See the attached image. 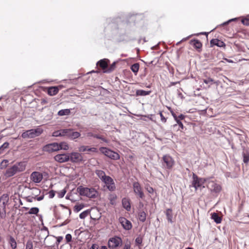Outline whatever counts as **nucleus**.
<instances>
[{"mask_svg":"<svg viewBox=\"0 0 249 249\" xmlns=\"http://www.w3.org/2000/svg\"><path fill=\"white\" fill-rule=\"evenodd\" d=\"M69 149V145L66 142H61L58 143V151L59 150H68Z\"/></svg>","mask_w":249,"mask_h":249,"instance_id":"c85d7f7f","label":"nucleus"},{"mask_svg":"<svg viewBox=\"0 0 249 249\" xmlns=\"http://www.w3.org/2000/svg\"><path fill=\"white\" fill-rule=\"evenodd\" d=\"M95 173L101 180L106 176L105 172L101 170H96Z\"/></svg>","mask_w":249,"mask_h":249,"instance_id":"473e14b6","label":"nucleus"},{"mask_svg":"<svg viewBox=\"0 0 249 249\" xmlns=\"http://www.w3.org/2000/svg\"><path fill=\"white\" fill-rule=\"evenodd\" d=\"M47 101L45 99H42L41 100V104L43 105L47 103Z\"/></svg>","mask_w":249,"mask_h":249,"instance_id":"774afa93","label":"nucleus"},{"mask_svg":"<svg viewBox=\"0 0 249 249\" xmlns=\"http://www.w3.org/2000/svg\"><path fill=\"white\" fill-rule=\"evenodd\" d=\"M70 113L71 110L70 109H64L59 110L57 113V115L60 116H62L64 115H68Z\"/></svg>","mask_w":249,"mask_h":249,"instance_id":"2f4dec72","label":"nucleus"},{"mask_svg":"<svg viewBox=\"0 0 249 249\" xmlns=\"http://www.w3.org/2000/svg\"><path fill=\"white\" fill-rule=\"evenodd\" d=\"M88 151L97 153L98 149L95 147H90V149H88Z\"/></svg>","mask_w":249,"mask_h":249,"instance_id":"bf43d9fd","label":"nucleus"},{"mask_svg":"<svg viewBox=\"0 0 249 249\" xmlns=\"http://www.w3.org/2000/svg\"><path fill=\"white\" fill-rule=\"evenodd\" d=\"M242 23L246 26H249V18H243L241 20Z\"/></svg>","mask_w":249,"mask_h":249,"instance_id":"09e8293b","label":"nucleus"},{"mask_svg":"<svg viewBox=\"0 0 249 249\" xmlns=\"http://www.w3.org/2000/svg\"><path fill=\"white\" fill-rule=\"evenodd\" d=\"M94 138L100 139L106 143H108L109 142V141L106 139L105 138H104L103 136L97 134H95Z\"/></svg>","mask_w":249,"mask_h":249,"instance_id":"ea45409f","label":"nucleus"},{"mask_svg":"<svg viewBox=\"0 0 249 249\" xmlns=\"http://www.w3.org/2000/svg\"><path fill=\"white\" fill-rule=\"evenodd\" d=\"M33 243L31 240H28L26 245V249H33Z\"/></svg>","mask_w":249,"mask_h":249,"instance_id":"a18cd8bd","label":"nucleus"},{"mask_svg":"<svg viewBox=\"0 0 249 249\" xmlns=\"http://www.w3.org/2000/svg\"><path fill=\"white\" fill-rule=\"evenodd\" d=\"M77 192L80 196H87L90 198H96L99 195L98 191L95 189L84 187L82 185L77 188Z\"/></svg>","mask_w":249,"mask_h":249,"instance_id":"f257e3e1","label":"nucleus"},{"mask_svg":"<svg viewBox=\"0 0 249 249\" xmlns=\"http://www.w3.org/2000/svg\"><path fill=\"white\" fill-rule=\"evenodd\" d=\"M16 174L18 173L23 172L26 168V163L25 162H18L12 166Z\"/></svg>","mask_w":249,"mask_h":249,"instance_id":"ddd939ff","label":"nucleus"},{"mask_svg":"<svg viewBox=\"0 0 249 249\" xmlns=\"http://www.w3.org/2000/svg\"><path fill=\"white\" fill-rule=\"evenodd\" d=\"M177 122V124H175L173 125V127H176L178 126V125L179 126V128L178 129V130H179L180 131H181L182 129H183L184 128V126H183V124H182V123L180 121V120H179L178 119H177L176 120H175Z\"/></svg>","mask_w":249,"mask_h":249,"instance_id":"c9c22d12","label":"nucleus"},{"mask_svg":"<svg viewBox=\"0 0 249 249\" xmlns=\"http://www.w3.org/2000/svg\"><path fill=\"white\" fill-rule=\"evenodd\" d=\"M9 243L10 244L12 249H16L17 248V242L15 238L12 236H9Z\"/></svg>","mask_w":249,"mask_h":249,"instance_id":"c756f323","label":"nucleus"},{"mask_svg":"<svg viewBox=\"0 0 249 249\" xmlns=\"http://www.w3.org/2000/svg\"><path fill=\"white\" fill-rule=\"evenodd\" d=\"M90 210H87L83 212L79 215L80 218L82 219H85L90 213Z\"/></svg>","mask_w":249,"mask_h":249,"instance_id":"e433bc0d","label":"nucleus"},{"mask_svg":"<svg viewBox=\"0 0 249 249\" xmlns=\"http://www.w3.org/2000/svg\"><path fill=\"white\" fill-rule=\"evenodd\" d=\"M109 60L107 59H103L99 60L97 63V66L100 67L103 71V72L107 70L108 67V62Z\"/></svg>","mask_w":249,"mask_h":249,"instance_id":"f3484780","label":"nucleus"},{"mask_svg":"<svg viewBox=\"0 0 249 249\" xmlns=\"http://www.w3.org/2000/svg\"><path fill=\"white\" fill-rule=\"evenodd\" d=\"M203 82L205 84H208L210 83L211 85H212L213 83H214V80L213 79H212V78L208 77L207 79H204Z\"/></svg>","mask_w":249,"mask_h":249,"instance_id":"37998d69","label":"nucleus"},{"mask_svg":"<svg viewBox=\"0 0 249 249\" xmlns=\"http://www.w3.org/2000/svg\"><path fill=\"white\" fill-rule=\"evenodd\" d=\"M119 221L124 229L129 230L132 228V224L130 221L124 217L119 218Z\"/></svg>","mask_w":249,"mask_h":249,"instance_id":"4468645a","label":"nucleus"},{"mask_svg":"<svg viewBox=\"0 0 249 249\" xmlns=\"http://www.w3.org/2000/svg\"><path fill=\"white\" fill-rule=\"evenodd\" d=\"M211 217L214 220V221L217 224H219L221 222V217L217 213H212Z\"/></svg>","mask_w":249,"mask_h":249,"instance_id":"cd10ccee","label":"nucleus"},{"mask_svg":"<svg viewBox=\"0 0 249 249\" xmlns=\"http://www.w3.org/2000/svg\"><path fill=\"white\" fill-rule=\"evenodd\" d=\"M100 151L106 156L113 160H117L120 159V155L116 152L105 147H101L99 148Z\"/></svg>","mask_w":249,"mask_h":249,"instance_id":"20e7f679","label":"nucleus"},{"mask_svg":"<svg viewBox=\"0 0 249 249\" xmlns=\"http://www.w3.org/2000/svg\"><path fill=\"white\" fill-rule=\"evenodd\" d=\"M221 187L219 184L213 183L211 188L212 192L215 193H218L221 191Z\"/></svg>","mask_w":249,"mask_h":249,"instance_id":"bb28decb","label":"nucleus"},{"mask_svg":"<svg viewBox=\"0 0 249 249\" xmlns=\"http://www.w3.org/2000/svg\"><path fill=\"white\" fill-rule=\"evenodd\" d=\"M31 179L35 183H39L43 178V176L39 172H33L31 175Z\"/></svg>","mask_w":249,"mask_h":249,"instance_id":"2eb2a0df","label":"nucleus"},{"mask_svg":"<svg viewBox=\"0 0 249 249\" xmlns=\"http://www.w3.org/2000/svg\"><path fill=\"white\" fill-rule=\"evenodd\" d=\"M123 207L127 211H129L131 209V205L130 200L128 198H124L122 199Z\"/></svg>","mask_w":249,"mask_h":249,"instance_id":"aec40b11","label":"nucleus"},{"mask_svg":"<svg viewBox=\"0 0 249 249\" xmlns=\"http://www.w3.org/2000/svg\"><path fill=\"white\" fill-rule=\"evenodd\" d=\"M102 181L106 185L109 191L113 192L115 190L116 186L114 181L110 177L106 176Z\"/></svg>","mask_w":249,"mask_h":249,"instance_id":"423d86ee","label":"nucleus"},{"mask_svg":"<svg viewBox=\"0 0 249 249\" xmlns=\"http://www.w3.org/2000/svg\"><path fill=\"white\" fill-rule=\"evenodd\" d=\"M43 151L49 153L58 151V143L53 142L45 145L43 147Z\"/></svg>","mask_w":249,"mask_h":249,"instance_id":"9d476101","label":"nucleus"},{"mask_svg":"<svg viewBox=\"0 0 249 249\" xmlns=\"http://www.w3.org/2000/svg\"><path fill=\"white\" fill-rule=\"evenodd\" d=\"M178 118L179 120H182L184 119L185 116L182 114H180L178 116Z\"/></svg>","mask_w":249,"mask_h":249,"instance_id":"0e129e2a","label":"nucleus"},{"mask_svg":"<svg viewBox=\"0 0 249 249\" xmlns=\"http://www.w3.org/2000/svg\"><path fill=\"white\" fill-rule=\"evenodd\" d=\"M53 137H61L60 130L54 131L53 134Z\"/></svg>","mask_w":249,"mask_h":249,"instance_id":"864d4df0","label":"nucleus"},{"mask_svg":"<svg viewBox=\"0 0 249 249\" xmlns=\"http://www.w3.org/2000/svg\"><path fill=\"white\" fill-rule=\"evenodd\" d=\"M16 175L14 170L12 166L8 168L4 173V176L7 178H10Z\"/></svg>","mask_w":249,"mask_h":249,"instance_id":"393cba45","label":"nucleus"},{"mask_svg":"<svg viewBox=\"0 0 249 249\" xmlns=\"http://www.w3.org/2000/svg\"><path fill=\"white\" fill-rule=\"evenodd\" d=\"M54 159L58 162H65L70 160L69 154H57L54 156Z\"/></svg>","mask_w":249,"mask_h":249,"instance_id":"f8f14e48","label":"nucleus"},{"mask_svg":"<svg viewBox=\"0 0 249 249\" xmlns=\"http://www.w3.org/2000/svg\"><path fill=\"white\" fill-rule=\"evenodd\" d=\"M84 207V204H81L79 205H76L74 207V211L75 212H78L81 211Z\"/></svg>","mask_w":249,"mask_h":249,"instance_id":"79ce46f5","label":"nucleus"},{"mask_svg":"<svg viewBox=\"0 0 249 249\" xmlns=\"http://www.w3.org/2000/svg\"><path fill=\"white\" fill-rule=\"evenodd\" d=\"M65 239H66V242L67 243H70V242L71 241V239H72V236H71V234H67L66 236H65Z\"/></svg>","mask_w":249,"mask_h":249,"instance_id":"de8ad7c7","label":"nucleus"},{"mask_svg":"<svg viewBox=\"0 0 249 249\" xmlns=\"http://www.w3.org/2000/svg\"><path fill=\"white\" fill-rule=\"evenodd\" d=\"M9 196L4 194L0 197V217L5 219L6 216V207L9 205Z\"/></svg>","mask_w":249,"mask_h":249,"instance_id":"f03ea898","label":"nucleus"},{"mask_svg":"<svg viewBox=\"0 0 249 249\" xmlns=\"http://www.w3.org/2000/svg\"><path fill=\"white\" fill-rule=\"evenodd\" d=\"M95 133H93L91 132H88L87 133V136L88 137H94V135Z\"/></svg>","mask_w":249,"mask_h":249,"instance_id":"052dcab7","label":"nucleus"},{"mask_svg":"<svg viewBox=\"0 0 249 249\" xmlns=\"http://www.w3.org/2000/svg\"><path fill=\"white\" fill-rule=\"evenodd\" d=\"M123 249H130V245L129 244H125Z\"/></svg>","mask_w":249,"mask_h":249,"instance_id":"338daca9","label":"nucleus"},{"mask_svg":"<svg viewBox=\"0 0 249 249\" xmlns=\"http://www.w3.org/2000/svg\"><path fill=\"white\" fill-rule=\"evenodd\" d=\"M33 189L35 191V194H33V195H35V196L34 197V200H36L37 201H41V200H43L44 197V194L42 195L41 196H37L38 194L40 193V192H41L40 190L39 189H37L36 188H33Z\"/></svg>","mask_w":249,"mask_h":249,"instance_id":"6ab92c4d","label":"nucleus"},{"mask_svg":"<svg viewBox=\"0 0 249 249\" xmlns=\"http://www.w3.org/2000/svg\"><path fill=\"white\" fill-rule=\"evenodd\" d=\"M43 131V129L40 128L31 129L23 132L21 136L24 139L34 138L39 136Z\"/></svg>","mask_w":249,"mask_h":249,"instance_id":"7ed1b4c3","label":"nucleus"},{"mask_svg":"<svg viewBox=\"0 0 249 249\" xmlns=\"http://www.w3.org/2000/svg\"><path fill=\"white\" fill-rule=\"evenodd\" d=\"M133 189L134 193L142 199L144 197V195L142 191V187L138 182H134L133 183Z\"/></svg>","mask_w":249,"mask_h":249,"instance_id":"0eeeda50","label":"nucleus"},{"mask_svg":"<svg viewBox=\"0 0 249 249\" xmlns=\"http://www.w3.org/2000/svg\"><path fill=\"white\" fill-rule=\"evenodd\" d=\"M206 181V179L204 178H199L196 174L193 173V180L192 181V185L196 190L198 188H204L203 184Z\"/></svg>","mask_w":249,"mask_h":249,"instance_id":"39448f33","label":"nucleus"},{"mask_svg":"<svg viewBox=\"0 0 249 249\" xmlns=\"http://www.w3.org/2000/svg\"><path fill=\"white\" fill-rule=\"evenodd\" d=\"M42 231H46V232L44 234V236H45V240L46 239L47 237L49 236V230H48V229L45 227V226H44L43 227V228L41 230ZM45 240H44L45 241Z\"/></svg>","mask_w":249,"mask_h":249,"instance_id":"c03bdc74","label":"nucleus"},{"mask_svg":"<svg viewBox=\"0 0 249 249\" xmlns=\"http://www.w3.org/2000/svg\"><path fill=\"white\" fill-rule=\"evenodd\" d=\"M90 149L88 146L82 145L78 148V151L79 152H84L88 151V149Z\"/></svg>","mask_w":249,"mask_h":249,"instance_id":"a19ab883","label":"nucleus"},{"mask_svg":"<svg viewBox=\"0 0 249 249\" xmlns=\"http://www.w3.org/2000/svg\"><path fill=\"white\" fill-rule=\"evenodd\" d=\"M34 196L31 197L30 196H28L26 197V200L27 202H32L33 201V199H34Z\"/></svg>","mask_w":249,"mask_h":249,"instance_id":"13d9d810","label":"nucleus"},{"mask_svg":"<svg viewBox=\"0 0 249 249\" xmlns=\"http://www.w3.org/2000/svg\"><path fill=\"white\" fill-rule=\"evenodd\" d=\"M70 160L73 163L80 162L83 161V157L78 152H71L69 153Z\"/></svg>","mask_w":249,"mask_h":249,"instance_id":"1a4fd4ad","label":"nucleus"},{"mask_svg":"<svg viewBox=\"0 0 249 249\" xmlns=\"http://www.w3.org/2000/svg\"><path fill=\"white\" fill-rule=\"evenodd\" d=\"M232 19H230L228 21H226L223 23H222L220 25L221 26H225V25H227V24H228L230 22L232 21Z\"/></svg>","mask_w":249,"mask_h":249,"instance_id":"69168bd1","label":"nucleus"},{"mask_svg":"<svg viewBox=\"0 0 249 249\" xmlns=\"http://www.w3.org/2000/svg\"><path fill=\"white\" fill-rule=\"evenodd\" d=\"M142 238L140 236L137 237L135 239V243L137 245H140L142 244Z\"/></svg>","mask_w":249,"mask_h":249,"instance_id":"49530a36","label":"nucleus"},{"mask_svg":"<svg viewBox=\"0 0 249 249\" xmlns=\"http://www.w3.org/2000/svg\"><path fill=\"white\" fill-rule=\"evenodd\" d=\"M214 46H217L219 47H225L226 46L225 43L217 38L212 39L210 41V46L213 47Z\"/></svg>","mask_w":249,"mask_h":249,"instance_id":"dca6fc26","label":"nucleus"},{"mask_svg":"<svg viewBox=\"0 0 249 249\" xmlns=\"http://www.w3.org/2000/svg\"><path fill=\"white\" fill-rule=\"evenodd\" d=\"M53 237H55L56 238V242L55 243L56 246H58L59 244V243L62 241V240H63V238L62 236H58V237L53 236Z\"/></svg>","mask_w":249,"mask_h":249,"instance_id":"8fccbe9b","label":"nucleus"},{"mask_svg":"<svg viewBox=\"0 0 249 249\" xmlns=\"http://www.w3.org/2000/svg\"><path fill=\"white\" fill-rule=\"evenodd\" d=\"M148 192L150 194H153L154 193V189L152 187L148 186L146 188Z\"/></svg>","mask_w":249,"mask_h":249,"instance_id":"6e6d98bb","label":"nucleus"},{"mask_svg":"<svg viewBox=\"0 0 249 249\" xmlns=\"http://www.w3.org/2000/svg\"><path fill=\"white\" fill-rule=\"evenodd\" d=\"M159 114L160 115L161 122L165 123L166 122V118L163 116V115L161 111L160 112Z\"/></svg>","mask_w":249,"mask_h":249,"instance_id":"603ef678","label":"nucleus"},{"mask_svg":"<svg viewBox=\"0 0 249 249\" xmlns=\"http://www.w3.org/2000/svg\"><path fill=\"white\" fill-rule=\"evenodd\" d=\"M162 160L166 164V168L171 169L173 167L174 164V160L169 155H164L162 157Z\"/></svg>","mask_w":249,"mask_h":249,"instance_id":"9b49d317","label":"nucleus"},{"mask_svg":"<svg viewBox=\"0 0 249 249\" xmlns=\"http://www.w3.org/2000/svg\"><path fill=\"white\" fill-rule=\"evenodd\" d=\"M242 155L243 162L246 164H248L249 162V152L247 150H244L242 152Z\"/></svg>","mask_w":249,"mask_h":249,"instance_id":"5701e85b","label":"nucleus"},{"mask_svg":"<svg viewBox=\"0 0 249 249\" xmlns=\"http://www.w3.org/2000/svg\"><path fill=\"white\" fill-rule=\"evenodd\" d=\"M151 93V91H145L142 89H138L136 91V95L137 96H144L149 95Z\"/></svg>","mask_w":249,"mask_h":249,"instance_id":"a878e982","label":"nucleus"},{"mask_svg":"<svg viewBox=\"0 0 249 249\" xmlns=\"http://www.w3.org/2000/svg\"><path fill=\"white\" fill-rule=\"evenodd\" d=\"M70 220H65L64 222H63L60 226H65L66 225H67V224H68L69 222H70Z\"/></svg>","mask_w":249,"mask_h":249,"instance_id":"e2e57ef3","label":"nucleus"},{"mask_svg":"<svg viewBox=\"0 0 249 249\" xmlns=\"http://www.w3.org/2000/svg\"><path fill=\"white\" fill-rule=\"evenodd\" d=\"M59 91L57 87H51L48 88L47 93L50 96H53L56 95Z\"/></svg>","mask_w":249,"mask_h":249,"instance_id":"4be33fe9","label":"nucleus"},{"mask_svg":"<svg viewBox=\"0 0 249 249\" xmlns=\"http://www.w3.org/2000/svg\"><path fill=\"white\" fill-rule=\"evenodd\" d=\"M81 134L80 132L73 131L72 129H71L68 138L71 140H74L75 139L79 138Z\"/></svg>","mask_w":249,"mask_h":249,"instance_id":"a211bd4d","label":"nucleus"},{"mask_svg":"<svg viewBox=\"0 0 249 249\" xmlns=\"http://www.w3.org/2000/svg\"><path fill=\"white\" fill-rule=\"evenodd\" d=\"M9 145V142H5L2 145L0 146V155L3 153L4 149L7 148Z\"/></svg>","mask_w":249,"mask_h":249,"instance_id":"58836bf2","label":"nucleus"},{"mask_svg":"<svg viewBox=\"0 0 249 249\" xmlns=\"http://www.w3.org/2000/svg\"><path fill=\"white\" fill-rule=\"evenodd\" d=\"M190 44L192 45L197 50L200 49L202 46L200 41L196 39L190 40Z\"/></svg>","mask_w":249,"mask_h":249,"instance_id":"412c9836","label":"nucleus"},{"mask_svg":"<svg viewBox=\"0 0 249 249\" xmlns=\"http://www.w3.org/2000/svg\"><path fill=\"white\" fill-rule=\"evenodd\" d=\"M140 65L138 63L133 64L131 66V70L136 75L139 71Z\"/></svg>","mask_w":249,"mask_h":249,"instance_id":"7c9ffc66","label":"nucleus"},{"mask_svg":"<svg viewBox=\"0 0 249 249\" xmlns=\"http://www.w3.org/2000/svg\"><path fill=\"white\" fill-rule=\"evenodd\" d=\"M165 214L166 216L168 221L171 223L173 222L172 220L173 218V213L172 210L170 208L167 209L165 212Z\"/></svg>","mask_w":249,"mask_h":249,"instance_id":"b1692460","label":"nucleus"},{"mask_svg":"<svg viewBox=\"0 0 249 249\" xmlns=\"http://www.w3.org/2000/svg\"><path fill=\"white\" fill-rule=\"evenodd\" d=\"M39 211V208L37 207H32L29 211L27 213L29 214H37Z\"/></svg>","mask_w":249,"mask_h":249,"instance_id":"f704fd0d","label":"nucleus"},{"mask_svg":"<svg viewBox=\"0 0 249 249\" xmlns=\"http://www.w3.org/2000/svg\"><path fill=\"white\" fill-rule=\"evenodd\" d=\"M146 214L144 211L139 212L138 214L139 219L140 221L144 222L146 220Z\"/></svg>","mask_w":249,"mask_h":249,"instance_id":"72a5a7b5","label":"nucleus"},{"mask_svg":"<svg viewBox=\"0 0 249 249\" xmlns=\"http://www.w3.org/2000/svg\"><path fill=\"white\" fill-rule=\"evenodd\" d=\"M48 194L49 198H53L55 196V191L52 190L49 192Z\"/></svg>","mask_w":249,"mask_h":249,"instance_id":"3c124183","label":"nucleus"},{"mask_svg":"<svg viewBox=\"0 0 249 249\" xmlns=\"http://www.w3.org/2000/svg\"><path fill=\"white\" fill-rule=\"evenodd\" d=\"M89 249H98V246L97 244H93Z\"/></svg>","mask_w":249,"mask_h":249,"instance_id":"680f3d73","label":"nucleus"},{"mask_svg":"<svg viewBox=\"0 0 249 249\" xmlns=\"http://www.w3.org/2000/svg\"><path fill=\"white\" fill-rule=\"evenodd\" d=\"M122 243V240L119 237L111 238L108 242V246L110 249H115L118 247L120 243Z\"/></svg>","mask_w":249,"mask_h":249,"instance_id":"6e6552de","label":"nucleus"},{"mask_svg":"<svg viewBox=\"0 0 249 249\" xmlns=\"http://www.w3.org/2000/svg\"><path fill=\"white\" fill-rule=\"evenodd\" d=\"M116 67V62H114L109 67L107 68V70H106L104 73H110Z\"/></svg>","mask_w":249,"mask_h":249,"instance_id":"4c0bfd02","label":"nucleus"},{"mask_svg":"<svg viewBox=\"0 0 249 249\" xmlns=\"http://www.w3.org/2000/svg\"><path fill=\"white\" fill-rule=\"evenodd\" d=\"M70 128H67V129H63L64 133L65 134V136H66L67 138L68 137L69 132L70 130Z\"/></svg>","mask_w":249,"mask_h":249,"instance_id":"5fc2aeb1","label":"nucleus"},{"mask_svg":"<svg viewBox=\"0 0 249 249\" xmlns=\"http://www.w3.org/2000/svg\"><path fill=\"white\" fill-rule=\"evenodd\" d=\"M66 193V191L65 190H63L59 194V197L60 198H62L65 196Z\"/></svg>","mask_w":249,"mask_h":249,"instance_id":"4d7b16f0","label":"nucleus"}]
</instances>
